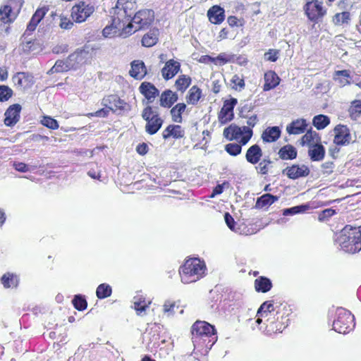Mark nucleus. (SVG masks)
<instances>
[{"mask_svg":"<svg viewBox=\"0 0 361 361\" xmlns=\"http://www.w3.org/2000/svg\"><path fill=\"white\" fill-rule=\"evenodd\" d=\"M136 8L135 0H118L115 7L112 8V23L110 25L106 26L103 31L105 37H111L117 33L124 37L123 28L129 20Z\"/></svg>","mask_w":361,"mask_h":361,"instance_id":"nucleus-1","label":"nucleus"},{"mask_svg":"<svg viewBox=\"0 0 361 361\" xmlns=\"http://www.w3.org/2000/svg\"><path fill=\"white\" fill-rule=\"evenodd\" d=\"M336 243L341 249L348 253H355L361 250V226H345L337 235Z\"/></svg>","mask_w":361,"mask_h":361,"instance_id":"nucleus-2","label":"nucleus"},{"mask_svg":"<svg viewBox=\"0 0 361 361\" xmlns=\"http://www.w3.org/2000/svg\"><path fill=\"white\" fill-rule=\"evenodd\" d=\"M206 270L204 261L198 258L188 259L179 269L181 281L185 284L196 282L205 275Z\"/></svg>","mask_w":361,"mask_h":361,"instance_id":"nucleus-3","label":"nucleus"},{"mask_svg":"<svg viewBox=\"0 0 361 361\" xmlns=\"http://www.w3.org/2000/svg\"><path fill=\"white\" fill-rule=\"evenodd\" d=\"M257 121V116L253 115L247 121L248 126L240 128L235 124H231L224 130V136L229 140H239L241 145H246L252 136V130L250 127L253 128Z\"/></svg>","mask_w":361,"mask_h":361,"instance_id":"nucleus-4","label":"nucleus"},{"mask_svg":"<svg viewBox=\"0 0 361 361\" xmlns=\"http://www.w3.org/2000/svg\"><path fill=\"white\" fill-rule=\"evenodd\" d=\"M154 19V13L152 10L145 9L137 12L133 18H129V20L126 24V27L123 28L122 35L126 37L133 32L147 28Z\"/></svg>","mask_w":361,"mask_h":361,"instance_id":"nucleus-5","label":"nucleus"},{"mask_svg":"<svg viewBox=\"0 0 361 361\" xmlns=\"http://www.w3.org/2000/svg\"><path fill=\"white\" fill-rule=\"evenodd\" d=\"M336 317L333 323V329L335 331L339 334H347L354 328V316L350 311L342 307L337 308Z\"/></svg>","mask_w":361,"mask_h":361,"instance_id":"nucleus-6","label":"nucleus"},{"mask_svg":"<svg viewBox=\"0 0 361 361\" xmlns=\"http://www.w3.org/2000/svg\"><path fill=\"white\" fill-rule=\"evenodd\" d=\"M192 340L194 345L200 338H208L216 334L214 327L206 322L197 321L192 326Z\"/></svg>","mask_w":361,"mask_h":361,"instance_id":"nucleus-7","label":"nucleus"},{"mask_svg":"<svg viewBox=\"0 0 361 361\" xmlns=\"http://www.w3.org/2000/svg\"><path fill=\"white\" fill-rule=\"evenodd\" d=\"M94 7L85 2H81L78 5L73 6L71 10V16L77 23L84 22L92 13Z\"/></svg>","mask_w":361,"mask_h":361,"instance_id":"nucleus-8","label":"nucleus"},{"mask_svg":"<svg viewBox=\"0 0 361 361\" xmlns=\"http://www.w3.org/2000/svg\"><path fill=\"white\" fill-rule=\"evenodd\" d=\"M322 4V2H319L317 0L307 2L305 4V13L310 20L317 21L319 18H322L326 14V11L323 8Z\"/></svg>","mask_w":361,"mask_h":361,"instance_id":"nucleus-9","label":"nucleus"},{"mask_svg":"<svg viewBox=\"0 0 361 361\" xmlns=\"http://www.w3.org/2000/svg\"><path fill=\"white\" fill-rule=\"evenodd\" d=\"M335 137L334 142L337 145H349L352 140L350 130L346 126L338 125L334 128Z\"/></svg>","mask_w":361,"mask_h":361,"instance_id":"nucleus-10","label":"nucleus"},{"mask_svg":"<svg viewBox=\"0 0 361 361\" xmlns=\"http://www.w3.org/2000/svg\"><path fill=\"white\" fill-rule=\"evenodd\" d=\"M237 102V99L235 98H231L224 102L223 107L219 114V121L221 123L225 124L233 119V109Z\"/></svg>","mask_w":361,"mask_h":361,"instance_id":"nucleus-11","label":"nucleus"},{"mask_svg":"<svg viewBox=\"0 0 361 361\" xmlns=\"http://www.w3.org/2000/svg\"><path fill=\"white\" fill-rule=\"evenodd\" d=\"M103 104L109 110L116 112L117 111L126 110L127 103L121 99L116 95H109L103 99Z\"/></svg>","mask_w":361,"mask_h":361,"instance_id":"nucleus-12","label":"nucleus"},{"mask_svg":"<svg viewBox=\"0 0 361 361\" xmlns=\"http://www.w3.org/2000/svg\"><path fill=\"white\" fill-rule=\"evenodd\" d=\"M283 173L286 174L289 178L297 179L300 177H306L310 173V169L305 165H293L290 167H286Z\"/></svg>","mask_w":361,"mask_h":361,"instance_id":"nucleus-13","label":"nucleus"},{"mask_svg":"<svg viewBox=\"0 0 361 361\" xmlns=\"http://www.w3.org/2000/svg\"><path fill=\"white\" fill-rule=\"evenodd\" d=\"M21 106L16 104L10 106L5 112L4 123L7 126H14L19 120Z\"/></svg>","mask_w":361,"mask_h":361,"instance_id":"nucleus-14","label":"nucleus"},{"mask_svg":"<svg viewBox=\"0 0 361 361\" xmlns=\"http://www.w3.org/2000/svg\"><path fill=\"white\" fill-rule=\"evenodd\" d=\"M180 70V63L173 59H170L166 62L165 66L161 69V75L165 80H168L173 78Z\"/></svg>","mask_w":361,"mask_h":361,"instance_id":"nucleus-15","label":"nucleus"},{"mask_svg":"<svg viewBox=\"0 0 361 361\" xmlns=\"http://www.w3.org/2000/svg\"><path fill=\"white\" fill-rule=\"evenodd\" d=\"M224 220L228 226V227L233 231L240 234V235H251L252 233L250 231V229L247 228L245 225L240 224L238 225L237 227H235V221H234L232 216L226 212L224 215Z\"/></svg>","mask_w":361,"mask_h":361,"instance_id":"nucleus-16","label":"nucleus"},{"mask_svg":"<svg viewBox=\"0 0 361 361\" xmlns=\"http://www.w3.org/2000/svg\"><path fill=\"white\" fill-rule=\"evenodd\" d=\"M140 92L148 100V102H152L156 97L159 95V90L156 87L150 82H144L140 87Z\"/></svg>","mask_w":361,"mask_h":361,"instance_id":"nucleus-17","label":"nucleus"},{"mask_svg":"<svg viewBox=\"0 0 361 361\" xmlns=\"http://www.w3.org/2000/svg\"><path fill=\"white\" fill-rule=\"evenodd\" d=\"M307 126L308 124L305 119H296L287 126L286 131L290 135L301 134L306 130Z\"/></svg>","mask_w":361,"mask_h":361,"instance_id":"nucleus-18","label":"nucleus"},{"mask_svg":"<svg viewBox=\"0 0 361 361\" xmlns=\"http://www.w3.org/2000/svg\"><path fill=\"white\" fill-rule=\"evenodd\" d=\"M185 135V131L179 125H169L162 132V137L166 140L170 137L175 139L182 138Z\"/></svg>","mask_w":361,"mask_h":361,"instance_id":"nucleus-19","label":"nucleus"},{"mask_svg":"<svg viewBox=\"0 0 361 361\" xmlns=\"http://www.w3.org/2000/svg\"><path fill=\"white\" fill-rule=\"evenodd\" d=\"M147 74L145 65L142 61H134L131 63L130 75L137 80L142 79Z\"/></svg>","mask_w":361,"mask_h":361,"instance_id":"nucleus-20","label":"nucleus"},{"mask_svg":"<svg viewBox=\"0 0 361 361\" xmlns=\"http://www.w3.org/2000/svg\"><path fill=\"white\" fill-rule=\"evenodd\" d=\"M178 99L176 92L170 90L164 91L160 96V106L165 108H170L177 102Z\"/></svg>","mask_w":361,"mask_h":361,"instance_id":"nucleus-21","label":"nucleus"},{"mask_svg":"<svg viewBox=\"0 0 361 361\" xmlns=\"http://www.w3.org/2000/svg\"><path fill=\"white\" fill-rule=\"evenodd\" d=\"M264 91H269L275 88L280 82V78L277 74L272 71H267L264 74Z\"/></svg>","mask_w":361,"mask_h":361,"instance_id":"nucleus-22","label":"nucleus"},{"mask_svg":"<svg viewBox=\"0 0 361 361\" xmlns=\"http://www.w3.org/2000/svg\"><path fill=\"white\" fill-rule=\"evenodd\" d=\"M207 16L211 23L219 24L224 20V10L219 6H214L208 11Z\"/></svg>","mask_w":361,"mask_h":361,"instance_id":"nucleus-23","label":"nucleus"},{"mask_svg":"<svg viewBox=\"0 0 361 361\" xmlns=\"http://www.w3.org/2000/svg\"><path fill=\"white\" fill-rule=\"evenodd\" d=\"M87 53L84 50L76 51L68 57V63L72 69H76L85 62Z\"/></svg>","mask_w":361,"mask_h":361,"instance_id":"nucleus-24","label":"nucleus"},{"mask_svg":"<svg viewBox=\"0 0 361 361\" xmlns=\"http://www.w3.org/2000/svg\"><path fill=\"white\" fill-rule=\"evenodd\" d=\"M281 131L278 126L268 127L262 135V139L265 142H273L281 136Z\"/></svg>","mask_w":361,"mask_h":361,"instance_id":"nucleus-25","label":"nucleus"},{"mask_svg":"<svg viewBox=\"0 0 361 361\" xmlns=\"http://www.w3.org/2000/svg\"><path fill=\"white\" fill-rule=\"evenodd\" d=\"M262 156V151L259 146L257 145H254L249 147L247 149L245 154V158L249 163L255 164L259 161Z\"/></svg>","mask_w":361,"mask_h":361,"instance_id":"nucleus-26","label":"nucleus"},{"mask_svg":"<svg viewBox=\"0 0 361 361\" xmlns=\"http://www.w3.org/2000/svg\"><path fill=\"white\" fill-rule=\"evenodd\" d=\"M308 154L313 161H319L324 158L325 149L319 143L309 147Z\"/></svg>","mask_w":361,"mask_h":361,"instance_id":"nucleus-27","label":"nucleus"},{"mask_svg":"<svg viewBox=\"0 0 361 361\" xmlns=\"http://www.w3.org/2000/svg\"><path fill=\"white\" fill-rule=\"evenodd\" d=\"M333 79L339 84L341 87H344L351 83L352 76L348 70L336 71L333 75Z\"/></svg>","mask_w":361,"mask_h":361,"instance_id":"nucleus-28","label":"nucleus"},{"mask_svg":"<svg viewBox=\"0 0 361 361\" xmlns=\"http://www.w3.org/2000/svg\"><path fill=\"white\" fill-rule=\"evenodd\" d=\"M164 121L159 114H155L151 121H148V123H146L145 131L149 135H154L161 128Z\"/></svg>","mask_w":361,"mask_h":361,"instance_id":"nucleus-29","label":"nucleus"},{"mask_svg":"<svg viewBox=\"0 0 361 361\" xmlns=\"http://www.w3.org/2000/svg\"><path fill=\"white\" fill-rule=\"evenodd\" d=\"M279 156L283 160H292L296 158L297 150L293 145H287L279 149Z\"/></svg>","mask_w":361,"mask_h":361,"instance_id":"nucleus-30","label":"nucleus"},{"mask_svg":"<svg viewBox=\"0 0 361 361\" xmlns=\"http://www.w3.org/2000/svg\"><path fill=\"white\" fill-rule=\"evenodd\" d=\"M255 287L257 292L267 293L271 288L272 283L268 278L260 276L255 279Z\"/></svg>","mask_w":361,"mask_h":361,"instance_id":"nucleus-31","label":"nucleus"},{"mask_svg":"<svg viewBox=\"0 0 361 361\" xmlns=\"http://www.w3.org/2000/svg\"><path fill=\"white\" fill-rule=\"evenodd\" d=\"M185 104L178 103L176 104L170 111L172 121L178 123H182V114L185 111Z\"/></svg>","mask_w":361,"mask_h":361,"instance_id":"nucleus-32","label":"nucleus"},{"mask_svg":"<svg viewBox=\"0 0 361 361\" xmlns=\"http://www.w3.org/2000/svg\"><path fill=\"white\" fill-rule=\"evenodd\" d=\"M202 90L196 85L192 86L188 91L185 97L188 104L195 105L201 98Z\"/></svg>","mask_w":361,"mask_h":361,"instance_id":"nucleus-33","label":"nucleus"},{"mask_svg":"<svg viewBox=\"0 0 361 361\" xmlns=\"http://www.w3.org/2000/svg\"><path fill=\"white\" fill-rule=\"evenodd\" d=\"M158 30H150L148 33L145 35L142 39V44L146 47H150L156 44L158 41Z\"/></svg>","mask_w":361,"mask_h":361,"instance_id":"nucleus-34","label":"nucleus"},{"mask_svg":"<svg viewBox=\"0 0 361 361\" xmlns=\"http://www.w3.org/2000/svg\"><path fill=\"white\" fill-rule=\"evenodd\" d=\"M279 197L277 196H274L269 193L264 194L257 199L256 207L260 209L267 207L277 201Z\"/></svg>","mask_w":361,"mask_h":361,"instance_id":"nucleus-35","label":"nucleus"},{"mask_svg":"<svg viewBox=\"0 0 361 361\" xmlns=\"http://www.w3.org/2000/svg\"><path fill=\"white\" fill-rule=\"evenodd\" d=\"M302 145H307L309 147L317 145L319 142L320 138L315 131L308 130L301 139Z\"/></svg>","mask_w":361,"mask_h":361,"instance_id":"nucleus-36","label":"nucleus"},{"mask_svg":"<svg viewBox=\"0 0 361 361\" xmlns=\"http://www.w3.org/2000/svg\"><path fill=\"white\" fill-rule=\"evenodd\" d=\"M13 81L16 85L25 88L30 85L31 79L28 74L18 73L13 77Z\"/></svg>","mask_w":361,"mask_h":361,"instance_id":"nucleus-37","label":"nucleus"},{"mask_svg":"<svg viewBox=\"0 0 361 361\" xmlns=\"http://www.w3.org/2000/svg\"><path fill=\"white\" fill-rule=\"evenodd\" d=\"M1 281L5 288H11L16 287L19 279L17 275L8 272L2 276Z\"/></svg>","mask_w":361,"mask_h":361,"instance_id":"nucleus-38","label":"nucleus"},{"mask_svg":"<svg viewBox=\"0 0 361 361\" xmlns=\"http://www.w3.org/2000/svg\"><path fill=\"white\" fill-rule=\"evenodd\" d=\"M191 81L192 80L190 77L185 75H181L176 80L175 86L178 91H180L183 93L190 86Z\"/></svg>","mask_w":361,"mask_h":361,"instance_id":"nucleus-39","label":"nucleus"},{"mask_svg":"<svg viewBox=\"0 0 361 361\" xmlns=\"http://www.w3.org/2000/svg\"><path fill=\"white\" fill-rule=\"evenodd\" d=\"M329 123V118L323 114L315 116L312 120V123L317 130H322L325 128Z\"/></svg>","mask_w":361,"mask_h":361,"instance_id":"nucleus-40","label":"nucleus"},{"mask_svg":"<svg viewBox=\"0 0 361 361\" xmlns=\"http://www.w3.org/2000/svg\"><path fill=\"white\" fill-rule=\"evenodd\" d=\"M112 289L111 287L106 283L100 284L96 290L97 297L99 299H104L109 297L111 295Z\"/></svg>","mask_w":361,"mask_h":361,"instance_id":"nucleus-41","label":"nucleus"},{"mask_svg":"<svg viewBox=\"0 0 361 361\" xmlns=\"http://www.w3.org/2000/svg\"><path fill=\"white\" fill-rule=\"evenodd\" d=\"M350 20V14L349 12L344 11L341 13H336L334 16L333 21L335 25H348Z\"/></svg>","mask_w":361,"mask_h":361,"instance_id":"nucleus-42","label":"nucleus"},{"mask_svg":"<svg viewBox=\"0 0 361 361\" xmlns=\"http://www.w3.org/2000/svg\"><path fill=\"white\" fill-rule=\"evenodd\" d=\"M71 66V65H70L68 63V59L65 61H61V60H58L55 63L54 66L50 69L49 72L53 73H61V72L67 71L70 69H72Z\"/></svg>","mask_w":361,"mask_h":361,"instance_id":"nucleus-43","label":"nucleus"},{"mask_svg":"<svg viewBox=\"0 0 361 361\" xmlns=\"http://www.w3.org/2000/svg\"><path fill=\"white\" fill-rule=\"evenodd\" d=\"M274 310V305L271 302L266 301L260 306L257 312L258 317H267L268 313Z\"/></svg>","mask_w":361,"mask_h":361,"instance_id":"nucleus-44","label":"nucleus"},{"mask_svg":"<svg viewBox=\"0 0 361 361\" xmlns=\"http://www.w3.org/2000/svg\"><path fill=\"white\" fill-rule=\"evenodd\" d=\"M308 206L306 204H301L290 208L285 209L283 212L284 216L293 215L305 212L308 209Z\"/></svg>","mask_w":361,"mask_h":361,"instance_id":"nucleus-45","label":"nucleus"},{"mask_svg":"<svg viewBox=\"0 0 361 361\" xmlns=\"http://www.w3.org/2000/svg\"><path fill=\"white\" fill-rule=\"evenodd\" d=\"M272 161L271 160L264 159L258 164L256 166V169L258 173L265 175L268 173Z\"/></svg>","mask_w":361,"mask_h":361,"instance_id":"nucleus-46","label":"nucleus"},{"mask_svg":"<svg viewBox=\"0 0 361 361\" xmlns=\"http://www.w3.org/2000/svg\"><path fill=\"white\" fill-rule=\"evenodd\" d=\"M11 8L8 6H5L3 8L0 9V16L1 20L5 23H10L13 20V17L11 16Z\"/></svg>","mask_w":361,"mask_h":361,"instance_id":"nucleus-47","label":"nucleus"},{"mask_svg":"<svg viewBox=\"0 0 361 361\" xmlns=\"http://www.w3.org/2000/svg\"><path fill=\"white\" fill-rule=\"evenodd\" d=\"M13 95V90L6 85H0V101H8Z\"/></svg>","mask_w":361,"mask_h":361,"instance_id":"nucleus-48","label":"nucleus"},{"mask_svg":"<svg viewBox=\"0 0 361 361\" xmlns=\"http://www.w3.org/2000/svg\"><path fill=\"white\" fill-rule=\"evenodd\" d=\"M73 304L75 309L84 310L87 307V301L80 295H75L73 300Z\"/></svg>","mask_w":361,"mask_h":361,"instance_id":"nucleus-49","label":"nucleus"},{"mask_svg":"<svg viewBox=\"0 0 361 361\" xmlns=\"http://www.w3.org/2000/svg\"><path fill=\"white\" fill-rule=\"evenodd\" d=\"M233 84V88L235 90L240 91L245 87V81L243 78L239 77L238 75H234L231 80Z\"/></svg>","mask_w":361,"mask_h":361,"instance_id":"nucleus-50","label":"nucleus"},{"mask_svg":"<svg viewBox=\"0 0 361 361\" xmlns=\"http://www.w3.org/2000/svg\"><path fill=\"white\" fill-rule=\"evenodd\" d=\"M226 151L232 156H236L241 152L242 147L237 143H230L226 145Z\"/></svg>","mask_w":361,"mask_h":361,"instance_id":"nucleus-51","label":"nucleus"},{"mask_svg":"<svg viewBox=\"0 0 361 361\" xmlns=\"http://www.w3.org/2000/svg\"><path fill=\"white\" fill-rule=\"evenodd\" d=\"M155 114H158V112L154 110L151 106H147L143 109L142 117L147 122L146 123H148V121H151V118H152Z\"/></svg>","mask_w":361,"mask_h":361,"instance_id":"nucleus-52","label":"nucleus"},{"mask_svg":"<svg viewBox=\"0 0 361 361\" xmlns=\"http://www.w3.org/2000/svg\"><path fill=\"white\" fill-rule=\"evenodd\" d=\"M350 113L353 117H357L361 114V101L355 100L352 103Z\"/></svg>","mask_w":361,"mask_h":361,"instance_id":"nucleus-53","label":"nucleus"},{"mask_svg":"<svg viewBox=\"0 0 361 361\" xmlns=\"http://www.w3.org/2000/svg\"><path fill=\"white\" fill-rule=\"evenodd\" d=\"M42 123L50 129L56 130L59 128L57 121L49 116H44L42 120Z\"/></svg>","mask_w":361,"mask_h":361,"instance_id":"nucleus-54","label":"nucleus"},{"mask_svg":"<svg viewBox=\"0 0 361 361\" xmlns=\"http://www.w3.org/2000/svg\"><path fill=\"white\" fill-rule=\"evenodd\" d=\"M210 59L212 61L215 63L216 64L219 65H224L231 60V56H228L224 53L220 54L216 58H211Z\"/></svg>","mask_w":361,"mask_h":361,"instance_id":"nucleus-55","label":"nucleus"},{"mask_svg":"<svg viewBox=\"0 0 361 361\" xmlns=\"http://www.w3.org/2000/svg\"><path fill=\"white\" fill-rule=\"evenodd\" d=\"M150 302L148 303H138L133 302L134 309L136 310L138 315H144L145 314L146 309L148 307Z\"/></svg>","mask_w":361,"mask_h":361,"instance_id":"nucleus-56","label":"nucleus"},{"mask_svg":"<svg viewBox=\"0 0 361 361\" xmlns=\"http://www.w3.org/2000/svg\"><path fill=\"white\" fill-rule=\"evenodd\" d=\"M279 58V51L276 49H269L264 54V59L269 61L274 62Z\"/></svg>","mask_w":361,"mask_h":361,"instance_id":"nucleus-57","label":"nucleus"},{"mask_svg":"<svg viewBox=\"0 0 361 361\" xmlns=\"http://www.w3.org/2000/svg\"><path fill=\"white\" fill-rule=\"evenodd\" d=\"M73 23L71 20L66 17L60 16V23L59 26L62 29L69 30L72 27Z\"/></svg>","mask_w":361,"mask_h":361,"instance_id":"nucleus-58","label":"nucleus"},{"mask_svg":"<svg viewBox=\"0 0 361 361\" xmlns=\"http://www.w3.org/2000/svg\"><path fill=\"white\" fill-rule=\"evenodd\" d=\"M175 302L171 301H166L164 305V312L168 315L174 314Z\"/></svg>","mask_w":361,"mask_h":361,"instance_id":"nucleus-59","label":"nucleus"},{"mask_svg":"<svg viewBox=\"0 0 361 361\" xmlns=\"http://www.w3.org/2000/svg\"><path fill=\"white\" fill-rule=\"evenodd\" d=\"M336 214V211L332 209H326L322 211V212L319 214V220H325L332 216Z\"/></svg>","mask_w":361,"mask_h":361,"instance_id":"nucleus-60","label":"nucleus"},{"mask_svg":"<svg viewBox=\"0 0 361 361\" xmlns=\"http://www.w3.org/2000/svg\"><path fill=\"white\" fill-rule=\"evenodd\" d=\"M13 167L16 171H18L20 172H27L29 171L28 166L23 162H13Z\"/></svg>","mask_w":361,"mask_h":361,"instance_id":"nucleus-61","label":"nucleus"},{"mask_svg":"<svg viewBox=\"0 0 361 361\" xmlns=\"http://www.w3.org/2000/svg\"><path fill=\"white\" fill-rule=\"evenodd\" d=\"M148 146L145 143L140 144L136 147L137 152L140 155H145L148 152Z\"/></svg>","mask_w":361,"mask_h":361,"instance_id":"nucleus-62","label":"nucleus"},{"mask_svg":"<svg viewBox=\"0 0 361 361\" xmlns=\"http://www.w3.org/2000/svg\"><path fill=\"white\" fill-rule=\"evenodd\" d=\"M109 111V109H102L99 111H97L94 113L90 114L91 116H97V117H105Z\"/></svg>","mask_w":361,"mask_h":361,"instance_id":"nucleus-63","label":"nucleus"},{"mask_svg":"<svg viewBox=\"0 0 361 361\" xmlns=\"http://www.w3.org/2000/svg\"><path fill=\"white\" fill-rule=\"evenodd\" d=\"M322 167L324 169H326V173H330L332 172L333 171V168H334V164L333 162L331 161H327V162H325L322 164Z\"/></svg>","mask_w":361,"mask_h":361,"instance_id":"nucleus-64","label":"nucleus"}]
</instances>
